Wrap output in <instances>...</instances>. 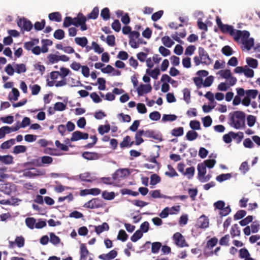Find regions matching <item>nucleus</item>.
<instances>
[{
  "mask_svg": "<svg viewBox=\"0 0 260 260\" xmlns=\"http://www.w3.org/2000/svg\"><path fill=\"white\" fill-rule=\"evenodd\" d=\"M88 137L89 135L88 133H82L79 131H77L72 133L70 140L72 142H74L81 139L86 140L88 138Z\"/></svg>",
  "mask_w": 260,
  "mask_h": 260,
  "instance_id": "7",
  "label": "nucleus"
},
{
  "mask_svg": "<svg viewBox=\"0 0 260 260\" xmlns=\"http://www.w3.org/2000/svg\"><path fill=\"white\" fill-rule=\"evenodd\" d=\"M42 174H43L40 170L35 168L31 169V170H25L23 173L24 176L29 178H32Z\"/></svg>",
  "mask_w": 260,
  "mask_h": 260,
  "instance_id": "10",
  "label": "nucleus"
},
{
  "mask_svg": "<svg viewBox=\"0 0 260 260\" xmlns=\"http://www.w3.org/2000/svg\"><path fill=\"white\" fill-rule=\"evenodd\" d=\"M199 54L200 59L203 61L202 64L209 65L212 63V59L210 58L207 51L203 48L199 47Z\"/></svg>",
  "mask_w": 260,
  "mask_h": 260,
  "instance_id": "5",
  "label": "nucleus"
},
{
  "mask_svg": "<svg viewBox=\"0 0 260 260\" xmlns=\"http://www.w3.org/2000/svg\"><path fill=\"white\" fill-rule=\"evenodd\" d=\"M246 63L248 66L253 68L256 69L258 66V61L256 59L251 57H247L246 59Z\"/></svg>",
  "mask_w": 260,
  "mask_h": 260,
  "instance_id": "28",
  "label": "nucleus"
},
{
  "mask_svg": "<svg viewBox=\"0 0 260 260\" xmlns=\"http://www.w3.org/2000/svg\"><path fill=\"white\" fill-rule=\"evenodd\" d=\"M101 16L105 20H107L110 18V11L108 8H105L102 10L101 12Z\"/></svg>",
  "mask_w": 260,
  "mask_h": 260,
  "instance_id": "46",
  "label": "nucleus"
},
{
  "mask_svg": "<svg viewBox=\"0 0 260 260\" xmlns=\"http://www.w3.org/2000/svg\"><path fill=\"white\" fill-rule=\"evenodd\" d=\"M75 42L81 47H85L88 43V40L85 37H76L75 39Z\"/></svg>",
  "mask_w": 260,
  "mask_h": 260,
  "instance_id": "24",
  "label": "nucleus"
},
{
  "mask_svg": "<svg viewBox=\"0 0 260 260\" xmlns=\"http://www.w3.org/2000/svg\"><path fill=\"white\" fill-rule=\"evenodd\" d=\"M66 108V105L62 102H57L55 104L54 109L56 111H62Z\"/></svg>",
  "mask_w": 260,
  "mask_h": 260,
  "instance_id": "63",
  "label": "nucleus"
},
{
  "mask_svg": "<svg viewBox=\"0 0 260 260\" xmlns=\"http://www.w3.org/2000/svg\"><path fill=\"white\" fill-rule=\"evenodd\" d=\"M12 92L13 93V97L12 98L11 96V94H9V96H8V99L10 101H16L18 100V98L19 96V92L18 91V90L16 88H12Z\"/></svg>",
  "mask_w": 260,
  "mask_h": 260,
  "instance_id": "42",
  "label": "nucleus"
},
{
  "mask_svg": "<svg viewBox=\"0 0 260 260\" xmlns=\"http://www.w3.org/2000/svg\"><path fill=\"white\" fill-rule=\"evenodd\" d=\"M53 158L49 156H43L41 157V161L42 164V167L45 165H50L53 162Z\"/></svg>",
  "mask_w": 260,
  "mask_h": 260,
  "instance_id": "34",
  "label": "nucleus"
},
{
  "mask_svg": "<svg viewBox=\"0 0 260 260\" xmlns=\"http://www.w3.org/2000/svg\"><path fill=\"white\" fill-rule=\"evenodd\" d=\"M91 45L95 52L101 54L104 52V49L101 47L100 46L95 42L93 41Z\"/></svg>",
  "mask_w": 260,
  "mask_h": 260,
  "instance_id": "59",
  "label": "nucleus"
},
{
  "mask_svg": "<svg viewBox=\"0 0 260 260\" xmlns=\"http://www.w3.org/2000/svg\"><path fill=\"white\" fill-rule=\"evenodd\" d=\"M202 122L204 126L207 127L210 126L212 122V120L210 116H207L202 118Z\"/></svg>",
  "mask_w": 260,
  "mask_h": 260,
  "instance_id": "62",
  "label": "nucleus"
},
{
  "mask_svg": "<svg viewBox=\"0 0 260 260\" xmlns=\"http://www.w3.org/2000/svg\"><path fill=\"white\" fill-rule=\"evenodd\" d=\"M45 24L46 21L44 19H42L41 22L37 21L34 24L35 29L38 31L41 30L44 28Z\"/></svg>",
  "mask_w": 260,
  "mask_h": 260,
  "instance_id": "48",
  "label": "nucleus"
},
{
  "mask_svg": "<svg viewBox=\"0 0 260 260\" xmlns=\"http://www.w3.org/2000/svg\"><path fill=\"white\" fill-rule=\"evenodd\" d=\"M244 75L247 78H252L254 76V71L249 69L248 66H244Z\"/></svg>",
  "mask_w": 260,
  "mask_h": 260,
  "instance_id": "52",
  "label": "nucleus"
},
{
  "mask_svg": "<svg viewBox=\"0 0 260 260\" xmlns=\"http://www.w3.org/2000/svg\"><path fill=\"white\" fill-rule=\"evenodd\" d=\"M36 220L34 217H27L25 219L26 225L30 229H34L35 227Z\"/></svg>",
  "mask_w": 260,
  "mask_h": 260,
  "instance_id": "39",
  "label": "nucleus"
},
{
  "mask_svg": "<svg viewBox=\"0 0 260 260\" xmlns=\"http://www.w3.org/2000/svg\"><path fill=\"white\" fill-rule=\"evenodd\" d=\"M131 137L129 136H126L125 137L123 140V141L120 143V146L121 148H124L128 146H131L134 142H132L131 143Z\"/></svg>",
  "mask_w": 260,
  "mask_h": 260,
  "instance_id": "31",
  "label": "nucleus"
},
{
  "mask_svg": "<svg viewBox=\"0 0 260 260\" xmlns=\"http://www.w3.org/2000/svg\"><path fill=\"white\" fill-rule=\"evenodd\" d=\"M242 41V43L244 45L245 47L247 50H250L252 47L254 45V39L252 38L249 39V37L246 39H243L242 38H240Z\"/></svg>",
  "mask_w": 260,
  "mask_h": 260,
  "instance_id": "16",
  "label": "nucleus"
},
{
  "mask_svg": "<svg viewBox=\"0 0 260 260\" xmlns=\"http://www.w3.org/2000/svg\"><path fill=\"white\" fill-rule=\"evenodd\" d=\"M145 136L147 138H152L158 141H161V135L160 134H157L155 132L151 130L146 131Z\"/></svg>",
  "mask_w": 260,
  "mask_h": 260,
  "instance_id": "15",
  "label": "nucleus"
},
{
  "mask_svg": "<svg viewBox=\"0 0 260 260\" xmlns=\"http://www.w3.org/2000/svg\"><path fill=\"white\" fill-rule=\"evenodd\" d=\"M83 207L88 209H98L103 207V202L99 198H93L84 204Z\"/></svg>",
  "mask_w": 260,
  "mask_h": 260,
  "instance_id": "3",
  "label": "nucleus"
},
{
  "mask_svg": "<svg viewBox=\"0 0 260 260\" xmlns=\"http://www.w3.org/2000/svg\"><path fill=\"white\" fill-rule=\"evenodd\" d=\"M94 228L95 232L98 235H99L105 231H108L109 229V226L106 222H104L102 224L99 226H94Z\"/></svg>",
  "mask_w": 260,
  "mask_h": 260,
  "instance_id": "19",
  "label": "nucleus"
},
{
  "mask_svg": "<svg viewBox=\"0 0 260 260\" xmlns=\"http://www.w3.org/2000/svg\"><path fill=\"white\" fill-rule=\"evenodd\" d=\"M183 99L187 104L190 103V91L188 88H184L183 90Z\"/></svg>",
  "mask_w": 260,
  "mask_h": 260,
  "instance_id": "55",
  "label": "nucleus"
},
{
  "mask_svg": "<svg viewBox=\"0 0 260 260\" xmlns=\"http://www.w3.org/2000/svg\"><path fill=\"white\" fill-rule=\"evenodd\" d=\"M146 73L149 74L154 79L156 80L157 79L158 76L160 74V71L157 68L151 71H150L149 69H147Z\"/></svg>",
  "mask_w": 260,
  "mask_h": 260,
  "instance_id": "30",
  "label": "nucleus"
},
{
  "mask_svg": "<svg viewBox=\"0 0 260 260\" xmlns=\"http://www.w3.org/2000/svg\"><path fill=\"white\" fill-rule=\"evenodd\" d=\"M15 242L18 247L21 248L24 245L25 239L22 236H17L15 239Z\"/></svg>",
  "mask_w": 260,
  "mask_h": 260,
  "instance_id": "56",
  "label": "nucleus"
},
{
  "mask_svg": "<svg viewBox=\"0 0 260 260\" xmlns=\"http://www.w3.org/2000/svg\"><path fill=\"white\" fill-rule=\"evenodd\" d=\"M143 236V233L141 230L136 231L135 233L131 236V240L134 242H137L141 239Z\"/></svg>",
  "mask_w": 260,
  "mask_h": 260,
  "instance_id": "35",
  "label": "nucleus"
},
{
  "mask_svg": "<svg viewBox=\"0 0 260 260\" xmlns=\"http://www.w3.org/2000/svg\"><path fill=\"white\" fill-rule=\"evenodd\" d=\"M198 134L194 131H189L186 135V139L189 141H193L197 138Z\"/></svg>",
  "mask_w": 260,
  "mask_h": 260,
  "instance_id": "41",
  "label": "nucleus"
},
{
  "mask_svg": "<svg viewBox=\"0 0 260 260\" xmlns=\"http://www.w3.org/2000/svg\"><path fill=\"white\" fill-rule=\"evenodd\" d=\"M49 19L51 21L59 22L61 21V15L59 12H55L49 14Z\"/></svg>",
  "mask_w": 260,
  "mask_h": 260,
  "instance_id": "20",
  "label": "nucleus"
},
{
  "mask_svg": "<svg viewBox=\"0 0 260 260\" xmlns=\"http://www.w3.org/2000/svg\"><path fill=\"white\" fill-rule=\"evenodd\" d=\"M237 134L233 132H230L227 134H225L223 136V140L226 143H230L232 142V138L236 139L237 137Z\"/></svg>",
  "mask_w": 260,
  "mask_h": 260,
  "instance_id": "18",
  "label": "nucleus"
},
{
  "mask_svg": "<svg viewBox=\"0 0 260 260\" xmlns=\"http://www.w3.org/2000/svg\"><path fill=\"white\" fill-rule=\"evenodd\" d=\"M258 90L256 89H248L246 90V96L249 99H255L258 94Z\"/></svg>",
  "mask_w": 260,
  "mask_h": 260,
  "instance_id": "33",
  "label": "nucleus"
},
{
  "mask_svg": "<svg viewBox=\"0 0 260 260\" xmlns=\"http://www.w3.org/2000/svg\"><path fill=\"white\" fill-rule=\"evenodd\" d=\"M198 225L201 229L207 228L209 226V220L204 215L201 216L198 221Z\"/></svg>",
  "mask_w": 260,
  "mask_h": 260,
  "instance_id": "14",
  "label": "nucleus"
},
{
  "mask_svg": "<svg viewBox=\"0 0 260 260\" xmlns=\"http://www.w3.org/2000/svg\"><path fill=\"white\" fill-rule=\"evenodd\" d=\"M110 129V126L109 124L105 125H100L98 128V132L99 134L103 135L105 133H107L109 132Z\"/></svg>",
  "mask_w": 260,
  "mask_h": 260,
  "instance_id": "51",
  "label": "nucleus"
},
{
  "mask_svg": "<svg viewBox=\"0 0 260 260\" xmlns=\"http://www.w3.org/2000/svg\"><path fill=\"white\" fill-rule=\"evenodd\" d=\"M53 36L57 40H61L64 37V32L62 29H57L54 32Z\"/></svg>",
  "mask_w": 260,
  "mask_h": 260,
  "instance_id": "47",
  "label": "nucleus"
},
{
  "mask_svg": "<svg viewBox=\"0 0 260 260\" xmlns=\"http://www.w3.org/2000/svg\"><path fill=\"white\" fill-rule=\"evenodd\" d=\"M89 252L85 244L82 243L80 247V260H86V257L89 255Z\"/></svg>",
  "mask_w": 260,
  "mask_h": 260,
  "instance_id": "13",
  "label": "nucleus"
},
{
  "mask_svg": "<svg viewBox=\"0 0 260 260\" xmlns=\"http://www.w3.org/2000/svg\"><path fill=\"white\" fill-rule=\"evenodd\" d=\"M230 233L232 238L240 236L241 231L238 224L235 223L232 225Z\"/></svg>",
  "mask_w": 260,
  "mask_h": 260,
  "instance_id": "23",
  "label": "nucleus"
},
{
  "mask_svg": "<svg viewBox=\"0 0 260 260\" xmlns=\"http://www.w3.org/2000/svg\"><path fill=\"white\" fill-rule=\"evenodd\" d=\"M18 26L23 31H30L32 28L31 22L26 18L20 19L17 22Z\"/></svg>",
  "mask_w": 260,
  "mask_h": 260,
  "instance_id": "4",
  "label": "nucleus"
},
{
  "mask_svg": "<svg viewBox=\"0 0 260 260\" xmlns=\"http://www.w3.org/2000/svg\"><path fill=\"white\" fill-rule=\"evenodd\" d=\"M78 176L80 179L82 181L91 182L93 180L91 176L90 173L88 172L81 174Z\"/></svg>",
  "mask_w": 260,
  "mask_h": 260,
  "instance_id": "25",
  "label": "nucleus"
},
{
  "mask_svg": "<svg viewBox=\"0 0 260 260\" xmlns=\"http://www.w3.org/2000/svg\"><path fill=\"white\" fill-rule=\"evenodd\" d=\"M117 255V252L115 250H111L107 254H102L99 255V258L103 260H111L114 259Z\"/></svg>",
  "mask_w": 260,
  "mask_h": 260,
  "instance_id": "11",
  "label": "nucleus"
},
{
  "mask_svg": "<svg viewBox=\"0 0 260 260\" xmlns=\"http://www.w3.org/2000/svg\"><path fill=\"white\" fill-rule=\"evenodd\" d=\"M195 169L193 167H190L186 168V171L184 172L183 175L187 176L188 179H191L194 176Z\"/></svg>",
  "mask_w": 260,
  "mask_h": 260,
  "instance_id": "32",
  "label": "nucleus"
},
{
  "mask_svg": "<svg viewBox=\"0 0 260 260\" xmlns=\"http://www.w3.org/2000/svg\"><path fill=\"white\" fill-rule=\"evenodd\" d=\"M111 27L116 32H119L121 29V24L118 20H115L112 23Z\"/></svg>",
  "mask_w": 260,
  "mask_h": 260,
  "instance_id": "64",
  "label": "nucleus"
},
{
  "mask_svg": "<svg viewBox=\"0 0 260 260\" xmlns=\"http://www.w3.org/2000/svg\"><path fill=\"white\" fill-rule=\"evenodd\" d=\"M161 247V243L155 242L152 243L151 252L153 253H157Z\"/></svg>",
  "mask_w": 260,
  "mask_h": 260,
  "instance_id": "50",
  "label": "nucleus"
},
{
  "mask_svg": "<svg viewBox=\"0 0 260 260\" xmlns=\"http://www.w3.org/2000/svg\"><path fill=\"white\" fill-rule=\"evenodd\" d=\"M128 238V235L123 230H120L119 231L117 239L123 242L125 241Z\"/></svg>",
  "mask_w": 260,
  "mask_h": 260,
  "instance_id": "53",
  "label": "nucleus"
},
{
  "mask_svg": "<svg viewBox=\"0 0 260 260\" xmlns=\"http://www.w3.org/2000/svg\"><path fill=\"white\" fill-rule=\"evenodd\" d=\"M99 13V9L98 7H94L92 11L87 15L88 19H95L98 18Z\"/></svg>",
  "mask_w": 260,
  "mask_h": 260,
  "instance_id": "27",
  "label": "nucleus"
},
{
  "mask_svg": "<svg viewBox=\"0 0 260 260\" xmlns=\"http://www.w3.org/2000/svg\"><path fill=\"white\" fill-rule=\"evenodd\" d=\"M49 63L53 64L59 61V56L56 54H50L47 56Z\"/></svg>",
  "mask_w": 260,
  "mask_h": 260,
  "instance_id": "57",
  "label": "nucleus"
},
{
  "mask_svg": "<svg viewBox=\"0 0 260 260\" xmlns=\"http://www.w3.org/2000/svg\"><path fill=\"white\" fill-rule=\"evenodd\" d=\"M1 161L7 165L11 164L13 162V157L10 155H4L2 157Z\"/></svg>",
  "mask_w": 260,
  "mask_h": 260,
  "instance_id": "49",
  "label": "nucleus"
},
{
  "mask_svg": "<svg viewBox=\"0 0 260 260\" xmlns=\"http://www.w3.org/2000/svg\"><path fill=\"white\" fill-rule=\"evenodd\" d=\"M26 150V147L23 145H17L14 147L13 153L17 154L20 153H24Z\"/></svg>",
  "mask_w": 260,
  "mask_h": 260,
  "instance_id": "45",
  "label": "nucleus"
},
{
  "mask_svg": "<svg viewBox=\"0 0 260 260\" xmlns=\"http://www.w3.org/2000/svg\"><path fill=\"white\" fill-rule=\"evenodd\" d=\"M82 157L87 160H96L99 158L100 154L96 152L86 151L82 153Z\"/></svg>",
  "mask_w": 260,
  "mask_h": 260,
  "instance_id": "12",
  "label": "nucleus"
},
{
  "mask_svg": "<svg viewBox=\"0 0 260 260\" xmlns=\"http://www.w3.org/2000/svg\"><path fill=\"white\" fill-rule=\"evenodd\" d=\"M152 90L150 84H141L137 88L138 94L139 96L143 95L144 93L150 92Z\"/></svg>",
  "mask_w": 260,
  "mask_h": 260,
  "instance_id": "9",
  "label": "nucleus"
},
{
  "mask_svg": "<svg viewBox=\"0 0 260 260\" xmlns=\"http://www.w3.org/2000/svg\"><path fill=\"white\" fill-rule=\"evenodd\" d=\"M198 178L200 180L206 173V167L204 164H199L198 165Z\"/></svg>",
  "mask_w": 260,
  "mask_h": 260,
  "instance_id": "22",
  "label": "nucleus"
},
{
  "mask_svg": "<svg viewBox=\"0 0 260 260\" xmlns=\"http://www.w3.org/2000/svg\"><path fill=\"white\" fill-rule=\"evenodd\" d=\"M150 194L153 198H164V199H168L170 200H173V197H171L170 196H167L166 195H161L160 194V191L159 190H152L150 192Z\"/></svg>",
  "mask_w": 260,
  "mask_h": 260,
  "instance_id": "17",
  "label": "nucleus"
},
{
  "mask_svg": "<svg viewBox=\"0 0 260 260\" xmlns=\"http://www.w3.org/2000/svg\"><path fill=\"white\" fill-rule=\"evenodd\" d=\"M232 177V175L230 173L222 174L217 176L216 179L219 182H222L224 181L228 180Z\"/></svg>",
  "mask_w": 260,
  "mask_h": 260,
  "instance_id": "37",
  "label": "nucleus"
},
{
  "mask_svg": "<svg viewBox=\"0 0 260 260\" xmlns=\"http://www.w3.org/2000/svg\"><path fill=\"white\" fill-rule=\"evenodd\" d=\"M129 174V172L128 169H118L112 175V178L113 180H116L119 178L126 177Z\"/></svg>",
  "mask_w": 260,
  "mask_h": 260,
  "instance_id": "8",
  "label": "nucleus"
},
{
  "mask_svg": "<svg viewBox=\"0 0 260 260\" xmlns=\"http://www.w3.org/2000/svg\"><path fill=\"white\" fill-rule=\"evenodd\" d=\"M102 197L107 200H111L115 198V193L114 192H108L107 191H104L102 192Z\"/></svg>",
  "mask_w": 260,
  "mask_h": 260,
  "instance_id": "44",
  "label": "nucleus"
},
{
  "mask_svg": "<svg viewBox=\"0 0 260 260\" xmlns=\"http://www.w3.org/2000/svg\"><path fill=\"white\" fill-rule=\"evenodd\" d=\"M15 140L14 139H11L3 143L1 145V147L3 149H7L10 148L12 145L15 144Z\"/></svg>",
  "mask_w": 260,
  "mask_h": 260,
  "instance_id": "29",
  "label": "nucleus"
},
{
  "mask_svg": "<svg viewBox=\"0 0 260 260\" xmlns=\"http://www.w3.org/2000/svg\"><path fill=\"white\" fill-rule=\"evenodd\" d=\"M221 51L222 53L226 56H230L233 53L232 48L228 45L224 46L222 48Z\"/></svg>",
  "mask_w": 260,
  "mask_h": 260,
  "instance_id": "58",
  "label": "nucleus"
},
{
  "mask_svg": "<svg viewBox=\"0 0 260 260\" xmlns=\"http://www.w3.org/2000/svg\"><path fill=\"white\" fill-rule=\"evenodd\" d=\"M50 241L54 245H56L60 243V239L54 233H50Z\"/></svg>",
  "mask_w": 260,
  "mask_h": 260,
  "instance_id": "43",
  "label": "nucleus"
},
{
  "mask_svg": "<svg viewBox=\"0 0 260 260\" xmlns=\"http://www.w3.org/2000/svg\"><path fill=\"white\" fill-rule=\"evenodd\" d=\"M160 181V177L154 174L151 176L150 177V184L152 185H156Z\"/></svg>",
  "mask_w": 260,
  "mask_h": 260,
  "instance_id": "61",
  "label": "nucleus"
},
{
  "mask_svg": "<svg viewBox=\"0 0 260 260\" xmlns=\"http://www.w3.org/2000/svg\"><path fill=\"white\" fill-rule=\"evenodd\" d=\"M161 41L163 43V44L167 47L170 48L171 47L173 44L174 42L171 40L170 38L168 36H165L161 38Z\"/></svg>",
  "mask_w": 260,
  "mask_h": 260,
  "instance_id": "36",
  "label": "nucleus"
},
{
  "mask_svg": "<svg viewBox=\"0 0 260 260\" xmlns=\"http://www.w3.org/2000/svg\"><path fill=\"white\" fill-rule=\"evenodd\" d=\"M245 114L240 111L234 112L231 116L230 125L236 129H243L245 127Z\"/></svg>",
  "mask_w": 260,
  "mask_h": 260,
  "instance_id": "2",
  "label": "nucleus"
},
{
  "mask_svg": "<svg viewBox=\"0 0 260 260\" xmlns=\"http://www.w3.org/2000/svg\"><path fill=\"white\" fill-rule=\"evenodd\" d=\"M71 25H74L73 18L70 16L66 17L63 22V27H68Z\"/></svg>",
  "mask_w": 260,
  "mask_h": 260,
  "instance_id": "60",
  "label": "nucleus"
},
{
  "mask_svg": "<svg viewBox=\"0 0 260 260\" xmlns=\"http://www.w3.org/2000/svg\"><path fill=\"white\" fill-rule=\"evenodd\" d=\"M218 242V239L216 237H213L209 240L206 244L205 249H212L214 246L216 245Z\"/></svg>",
  "mask_w": 260,
  "mask_h": 260,
  "instance_id": "26",
  "label": "nucleus"
},
{
  "mask_svg": "<svg viewBox=\"0 0 260 260\" xmlns=\"http://www.w3.org/2000/svg\"><path fill=\"white\" fill-rule=\"evenodd\" d=\"M86 17L81 13H79L77 17L73 18L74 25L76 27L79 26V24Z\"/></svg>",
  "mask_w": 260,
  "mask_h": 260,
  "instance_id": "21",
  "label": "nucleus"
},
{
  "mask_svg": "<svg viewBox=\"0 0 260 260\" xmlns=\"http://www.w3.org/2000/svg\"><path fill=\"white\" fill-rule=\"evenodd\" d=\"M184 129L183 127H179L173 129L171 131V134L176 137L181 136L183 135Z\"/></svg>",
  "mask_w": 260,
  "mask_h": 260,
  "instance_id": "40",
  "label": "nucleus"
},
{
  "mask_svg": "<svg viewBox=\"0 0 260 260\" xmlns=\"http://www.w3.org/2000/svg\"><path fill=\"white\" fill-rule=\"evenodd\" d=\"M175 243L180 247L187 246L183 236L179 232L175 233L173 237Z\"/></svg>",
  "mask_w": 260,
  "mask_h": 260,
  "instance_id": "6",
  "label": "nucleus"
},
{
  "mask_svg": "<svg viewBox=\"0 0 260 260\" xmlns=\"http://www.w3.org/2000/svg\"><path fill=\"white\" fill-rule=\"evenodd\" d=\"M223 33L229 34L230 36L233 37L236 41L239 40L240 38L243 39L249 37L250 33L247 30H236L233 26L228 24H224L223 27L220 29Z\"/></svg>",
  "mask_w": 260,
  "mask_h": 260,
  "instance_id": "1",
  "label": "nucleus"
},
{
  "mask_svg": "<svg viewBox=\"0 0 260 260\" xmlns=\"http://www.w3.org/2000/svg\"><path fill=\"white\" fill-rule=\"evenodd\" d=\"M168 168L169 170V172H165V175L166 176L170 177H174L178 176V173L176 172L175 170L171 165H168Z\"/></svg>",
  "mask_w": 260,
  "mask_h": 260,
  "instance_id": "38",
  "label": "nucleus"
},
{
  "mask_svg": "<svg viewBox=\"0 0 260 260\" xmlns=\"http://www.w3.org/2000/svg\"><path fill=\"white\" fill-rule=\"evenodd\" d=\"M15 67L16 72L18 74L24 73L26 71V66L24 63L16 64Z\"/></svg>",
  "mask_w": 260,
  "mask_h": 260,
  "instance_id": "54",
  "label": "nucleus"
}]
</instances>
